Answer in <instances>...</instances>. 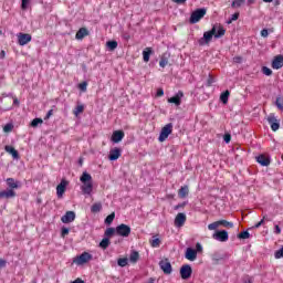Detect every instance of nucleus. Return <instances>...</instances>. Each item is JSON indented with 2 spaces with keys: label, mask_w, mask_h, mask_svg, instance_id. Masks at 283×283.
<instances>
[{
  "label": "nucleus",
  "mask_w": 283,
  "mask_h": 283,
  "mask_svg": "<svg viewBox=\"0 0 283 283\" xmlns=\"http://www.w3.org/2000/svg\"><path fill=\"white\" fill-rule=\"evenodd\" d=\"M80 182H82L81 191L84 196H92L94 191V184L92 182V175L87 171H84L80 177Z\"/></svg>",
  "instance_id": "nucleus-1"
},
{
  "label": "nucleus",
  "mask_w": 283,
  "mask_h": 283,
  "mask_svg": "<svg viewBox=\"0 0 283 283\" xmlns=\"http://www.w3.org/2000/svg\"><path fill=\"white\" fill-rule=\"evenodd\" d=\"M216 30H217V27H212L210 31H206L203 33V36L198 41L199 45H209V43H211V39H213L216 34Z\"/></svg>",
  "instance_id": "nucleus-2"
},
{
  "label": "nucleus",
  "mask_w": 283,
  "mask_h": 283,
  "mask_svg": "<svg viewBox=\"0 0 283 283\" xmlns=\"http://www.w3.org/2000/svg\"><path fill=\"white\" fill-rule=\"evenodd\" d=\"M205 14H207V9L205 8L195 10L190 15V23H198L201 19H205Z\"/></svg>",
  "instance_id": "nucleus-3"
},
{
  "label": "nucleus",
  "mask_w": 283,
  "mask_h": 283,
  "mask_svg": "<svg viewBox=\"0 0 283 283\" xmlns=\"http://www.w3.org/2000/svg\"><path fill=\"white\" fill-rule=\"evenodd\" d=\"M132 234V228L125 223H122L116 227V235H119L120 238H129Z\"/></svg>",
  "instance_id": "nucleus-4"
},
{
  "label": "nucleus",
  "mask_w": 283,
  "mask_h": 283,
  "mask_svg": "<svg viewBox=\"0 0 283 283\" xmlns=\"http://www.w3.org/2000/svg\"><path fill=\"white\" fill-rule=\"evenodd\" d=\"M171 132H174V124L169 123L165 127H163L158 137L159 143H165V139L169 138Z\"/></svg>",
  "instance_id": "nucleus-5"
},
{
  "label": "nucleus",
  "mask_w": 283,
  "mask_h": 283,
  "mask_svg": "<svg viewBox=\"0 0 283 283\" xmlns=\"http://www.w3.org/2000/svg\"><path fill=\"white\" fill-rule=\"evenodd\" d=\"M91 260H93L92 254H90V252H83L82 254L76 256L73 262L77 264V266H83V264H87V262H90Z\"/></svg>",
  "instance_id": "nucleus-6"
},
{
  "label": "nucleus",
  "mask_w": 283,
  "mask_h": 283,
  "mask_svg": "<svg viewBox=\"0 0 283 283\" xmlns=\"http://www.w3.org/2000/svg\"><path fill=\"white\" fill-rule=\"evenodd\" d=\"M213 240H217V242H227L229 240V232L227 230H217L212 234Z\"/></svg>",
  "instance_id": "nucleus-7"
},
{
  "label": "nucleus",
  "mask_w": 283,
  "mask_h": 283,
  "mask_svg": "<svg viewBox=\"0 0 283 283\" xmlns=\"http://www.w3.org/2000/svg\"><path fill=\"white\" fill-rule=\"evenodd\" d=\"M67 185H70V182L65 179H62L61 182L56 186L57 198H63V195L65 193V191L67 189Z\"/></svg>",
  "instance_id": "nucleus-8"
},
{
  "label": "nucleus",
  "mask_w": 283,
  "mask_h": 283,
  "mask_svg": "<svg viewBox=\"0 0 283 283\" xmlns=\"http://www.w3.org/2000/svg\"><path fill=\"white\" fill-rule=\"evenodd\" d=\"M191 273H193L191 265L185 264L180 268L181 280H189V277H191Z\"/></svg>",
  "instance_id": "nucleus-9"
},
{
  "label": "nucleus",
  "mask_w": 283,
  "mask_h": 283,
  "mask_svg": "<svg viewBox=\"0 0 283 283\" xmlns=\"http://www.w3.org/2000/svg\"><path fill=\"white\" fill-rule=\"evenodd\" d=\"M18 43L20 45H28L30 43V41H32V35L29 33H18Z\"/></svg>",
  "instance_id": "nucleus-10"
},
{
  "label": "nucleus",
  "mask_w": 283,
  "mask_h": 283,
  "mask_svg": "<svg viewBox=\"0 0 283 283\" xmlns=\"http://www.w3.org/2000/svg\"><path fill=\"white\" fill-rule=\"evenodd\" d=\"M76 220V212L75 211H66L64 216H62L61 221L63 224H70Z\"/></svg>",
  "instance_id": "nucleus-11"
},
{
  "label": "nucleus",
  "mask_w": 283,
  "mask_h": 283,
  "mask_svg": "<svg viewBox=\"0 0 283 283\" xmlns=\"http://www.w3.org/2000/svg\"><path fill=\"white\" fill-rule=\"evenodd\" d=\"M184 96H185V93H182V91H179L175 96L168 98V103H172L174 105L179 107V105H181L182 103Z\"/></svg>",
  "instance_id": "nucleus-12"
},
{
  "label": "nucleus",
  "mask_w": 283,
  "mask_h": 283,
  "mask_svg": "<svg viewBox=\"0 0 283 283\" xmlns=\"http://www.w3.org/2000/svg\"><path fill=\"white\" fill-rule=\"evenodd\" d=\"M185 258L190 262H196V260L198 259V251L193 250V248H187Z\"/></svg>",
  "instance_id": "nucleus-13"
},
{
  "label": "nucleus",
  "mask_w": 283,
  "mask_h": 283,
  "mask_svg": "<svg viewBox=\"0 0 283 283\" xmlns=\"http://www.w3.org/2000/svg\"><path fill=\"white\" fill-rule=\"evenodd\" d=\"M159 266L161 271H164L165 275H171L174 269L171 268V263L169 261H160Z\"/></svg>",
  "instance_id": "nucleus-14"
},
{
  "label": "nucleus",
  "mask_w": 283,
  "mask_h": 283,
  "mask_svg": "<svg viewBox=\"0 0 283 283\" xmlns=\"http://www.w3.org/2000/svg\"><path fill=\"white\" fill-rule=\"evenodd\" d=\"M185 222H187V214L179 212L175 218V227L177 228L184 227Z\"/></svg>",
  "instance_id": "nucleus-15"
},
{
  "label": "nucleus",
  "mask_w": 283,
  "mask_h": 283,
  "mask_svg": "<svg viewBox=\"0 0 283 283\" xmlns=\"http://www.w3.org/2000/svg\"><path fill=\"white\" fill-rule=\"evenodd\" d=\"M256 163L261 167H269L271 165V158L266 157V155H259L256 156Z\"/></svg>",
  "instance_id": "nucleus-16"
},
{
  "label": "nucleus",
  "mask_w": 283,
  "mask_h": 283,
  "mask_svg": "<svg viewBox=\"0 0 283 283\" xmlns=\"http://www.w3.org/2000/svg\"><path fill=\"white\" fill-rule=\"evenodd\" d=\"M268 123L271 126L272 132H277V129H280V120H277L273 115L268 117Z\"/></svg>",
  "instance_id": "nucleus-17"
},
{
  "label": "nucleus",
  "mask_w": 283,
  "mask_h": 283,
  "mask_svg": "<svg viewBox=\"0 0 283 283\" xmlns=\"http://www.w3.org/2000/svg\"><path fill=\"white\" fill-rule=\"evenodd\" d=\"M14 196H17V192L12 189H8V190H2L0 191V199H10V198H14Z\"/></svg>",
  "instance_id": "nucleus-18"
},
{
  "label": "nucleus",
  "mask_w": 283,
  "mask_h": 283,
  "mask_svg": "<svg viewBox=\"0 0 283 283\" xmlns=\"http://www.w3.org/2000/svg\"><path fill=\"white\" fill-rule=\"evenodd\" d=\"M282 66H283V55L275 56L274 60L272 61L273 70H281Z\"/></svg>",
  "instance_id": "nucleus-19"
},
{
  "label": "nucleus",
  "mask_w": 283,
  "mask_h": 283,
  "mask_svg": "<svg viewBox=\"0 0 283 283\" xmlns=\"http://www.w3.org/2000/svg\"><path fill=\"white\" fill-rule=\"evenodd\" d=\"M125 138V133L123 130H115L112 135L113 143H120Z\"/></svg>",
  "instance_id": "nucleus-20"
},
{
  "label": "nucleus",
  "mask_w": 283,
  "mask_h": 283,
  "mask_svg": "<svg viewBox=\"0 0 283 283\" xmlns=\"http://www.w3.org/2000/svg\"><path fill=\"white\" fill-rule=\"evenodd\" d=\"M85 36H90V31L85 28H81L75 34V39L77 41H82V39H85Z\"/></svg>",
  "instance_id": "nucleus-21"
},
{
  "label": "nucleus",
  "mask_w": 283,
  "mask_h": 283,
  "mask_svg": "<svg viewBox=\"0 0 283 283\" xmlns=\"http://www.w3.org/2000/svg\"><path fill=\"white\" fill-rule=\"evenodd\" d=\"M120 148H114L109 151L108 159L114 161L120 158Z\"/></svg>",
  "instance_id": "nucleus-22"
},
{
  "label": "nucleus",
  "mask_w": 283,
  "mask_h": 283,
  "mask_svg": "<svg viewBox=\"0 0 283 283\" xmlns=\"http://www.w3.org/2000/svg\"><path fill=\"white\" fill-rule=\"evenodd\" d=\"M216 29L214 39H222L224 34H227V30H224V27L222 25H213Z\"/></svg>",
  "instance_id": "nucleus-23"
},
{
  "label": "nucleus",
  "mask_w": 283,
  "mask_h": 283,
  "mask_svg": "<svg viewBox=\"0 0 283 283\" xmlns=\"http://www.w3.org/2000/svg\"><path fill=\"white\" fill-rule=\"evenodd\" d=\"M4 151H7V154H11V156H12V158H14V160H19V151L17 149H14V147L6 146Z\"/></svg>",
  "instance_id": "nucleus-24"
},
{
  "label": "nucleus",
  "mask_w": 283,
  "mask_h": 283,
  "mask_svg": "<svg viewBox=\"0 0 283 283\" xmlns=\"http://www.w3.org/2000/svg\"><path fill=\"white\" fill-rule=\"evenodd\" d=\"M227 256L220 252H214L211 255V260L212 262H214V264H218V262H222V260H224Z\"/></svg>",
  "instance_id": "nucleus-25"
},
{
  "label": "nucleus",
  "mask_w": 283,
  "mask_h": 283,
  "mask_svg": "<svg viewBox=\"0 0 283 283\" xmlns=\"http://www.w3.org/2000/svg\"><path fill=\"white\" fill-rule=\"evenodd\" d=\"M151 54H154V51L151 50V48H146L143 51L144 63H149V57L151 56Z\"/></svg>",
  "instance_id": "nucleus-26"
},
{
  "label": "nucleus",
  "mask_w": 283,
  "mask_h": 283,
  "mask_svg": "<svg viewBox=\"0 0 283 283\" xmlns=\"http://www.w3.org/2000/svg\"><path fill=\"white\" fill-rule=\"evenodd\" d=\"M7 185L12 191L13 189H19V181L14 180V178H8Z\"/></svg>",
  "instance_id": "nucleus-27"
},
{
  "label": "nucleus",
  "mask_w": 283,
  "mask_h": 283,
  "mask_svg": "<svg viewBox=\"0 0 283 283\" xmlns=\"http://www.w3.org/2000/svg\"><path fill=\"white\" fill-rule=\"evenodd\" d=\"M178 196H179V198H187V196H189V186H182L178 190Z\"/></svg>",
  "instance_id": "nucleus-28"
},
{
  "label": "nucleus",
  "mask_w": 283,
  "mask_h": 283,
  "mask_svg": "<svg viewBox=\"0 0 283 283\" xmlns=\"http://www.w3.org/2000/svg\"><path fill=\"white\" fill-rule=\"evenodd\" d=\"M102 210H103V203H101V202H95L91 207V212L92 213H99V211H102Z\"/></svg>",
  "instance_id": "nucleus-29"
},
{
  "label": "nucleus",
  "mask_w": 283,
  "mask_h": 283,
  "mask_svg": "<svg viewBox=\"0 0 283 283\" xmlns=\"http://www.w3.org/2000/svg\"><path fill=\"white\" fill-rule=\"evenodd\" d=\"M140 259V254L137 251H133L129 255V261L133 264H136V262H138V260Z\"/></svg>",
  "instance_id": "nucleus-30"
},
{
  "label": "nucleus",
  "mask_w": 283,
  "mask_h": 283,
  "mask_svg": "<svg viewBox=\"0 0 283 283\" xmlns=\"http://www.w3.org/2000/svg\"><path fill=\"white\" fill-rule=\"evenodd\" d=\"M230 94L231 93L229 91H224L223 93H221L220 101H221V103H223V105H227V103H229Z\"/></svg>",
  "instance_id": "nucleus-31"
},
{
  "label": "nucleus",
  "mask_w": 283,
  "mask_h": 283,
  "mask_svg": "<svg viewBox=\"0 0 283 283\" xmlns=\"http://www.w3.org/2000/svg\"><path fill=\"white\" fill-rule=\"evenodd\" d=\"M106 48H108V50H111V52H114V50H116V48H118V42H116L115 40L108 41V42H106Z\"/></svg>",
  "instance_id": "nucleus-32"
},
{
  "label": "nucleus",
  "mask_w": 283,
  "mask_h": 283,
  "mask_svg": "<svg viewBox=\"0 0 283 283\" xmlns=\"http://www.w3.org/2000/svg\"><path fill=\"white\" fill-rule=\"evenodd\" d=\"M247 3V0H234L231 3V8H242Z\"/></svg>",
  "instance_id": "nucleus-33"
},
{
  "label": "nucleus",
  "mask_w": 283,
  "mask_h": 283,
  "mask_svg": "<svg viewBox=\"0 0 283 283\" xmlns=\"http://www.w3.org/2000/svg\"><path fill=\"white\" fill-rule=\"evenodd\" d=\"M239 240H249L251 238V233L248 232V230L242 231L238 234Z\"/></svg>",
  "instance_id": "nucleus-34"
},
{
  "label": "nucleus",
  "mask_w": 283,
  "mask_h": 283,
  "mask_svg": "<svg viewBox=\"0 0 283 283\" xmlns=\"http://www.w3.org/2000/svg\"><path fill=\"white\" fill-rule=\"evenodd\" d=\"M116 233V228H107L105 230V238H112V235H114Z\"/></svg>",
  "instance_id": "nucleus-35"
},
{
  "label": "nucleus",
  "mask_w": 283,
  "mask_h": 283,
  "mask_svg": "<svg viewBox=\"0 0 283 283\" xmlns=\"http://www.w3.org/2000/svg\"><path fill=\"white\" fill-rule=\"evenodd\" d=\"M101 249H107L109 247V238L105 237L101 242H99Z\"/></svg>",
  "instance_id": "nucleus-36"
},
{
  "label": "nucleus",
  "mask_w": 283,
  "mask_h": 283,
  "mask_svg": "<svg viewBox=\"0 0 283 283\" xmlns=\"http://www.w3.org/2000/svg\"><path fill=\"white\" fill-rule=\"evenodd\" d=\"M168 64H169V59H167V56L163 55L160 61H159V66L160 67H167Z\"/></svg>",
  "instance_id": "nucleus-37"
},
{
  "label": "nucleus",
  "mask_w": 283,
  "mask_h": 283,
  "mask_svg": "<svg viewBox=\"0 0 283 283\" xmlns=\"http://www.w3.org/2000/svg\"><path fill=\"white\" fill-rule=\"evenodd\" d=\"M116 218V213L112 212L111 214H108L105 219V224H112V222H114V219Z\"/></svg>",
  "instance_id": "nucleus-38"
},
{
  "label": "nucleus",
  "mask_w": 283,
  "mask_h": 283,
  "mask_svg": "<svg viewBox=\"0 0 283 283\" xmlns=\"http://www.w3.org/2000/svg\"><path fill=\"white\" fill-rule=\"evenodd\" d=\"M128 262H129V260L127 258H123V259L117 260L118 266H122V268L127 266Z\"/></svg>",
  "instance_id": "nucleus-39"
},
{
  "label": "nucleus",
  "mask_w": 283,
  "mask_h": 283,
  "mask_svg": "<svg viewBox=\"0 0 283 283\" xmlns=\"http://www.w3.org/2000/svg\"><path fill=\"white\" fill-rule=\"evenodd\" d=\"M39 125H43V119L42 118H34L31 122V127H39Z\"/></svg>",
  "instance_id": "nucleus-40"
},
{
  "label": "nucleus",
  "mask_w": 283,
  "mask_h": 283,
  "mask_svg": "<svg viewBox=\"0 0 283 283\" xmlns=\"http://www.w3.org/2000/svg\"><path fill=\"white\" fill-rule=\"evenodd\" d=\"M84 109H85V106H83V105H77V106L75 107L73 114H74L75 116H78V114H83V111H84Z\"/></svg>",
  "instance_id": "nucleus-41"
},
{
  "label": "nucleus",
  "mask_w": 283,
  "mask_h": 283,
  "mask_svg": "<svg viewBox=\"0 0 283 283\" xmlns=\"http://www.w3.org/2000/svg\"><path fill=\"white\" fill-rule=\"evenodd\" d=\"M218 227H220V221H216V222L208 224L209 231H216V229H218Z\"/></svg>",
  "instance_id": "nucleus-42"
},
{
  "label": "nucleus",
  "mask_w": 283,
  "mask_h": 283,
  "mask_svg": "<svg viewBox=\"0 0 283 283\" xmlns=\"http://www.w3.org/2000/svg\"><path fill=\"white\" fill-rule=\"evenodd\" d=\"M150 247H153V249H158V247H160V240L158 238L153 239L150 241Z\"/></svg>",
  "instance_id": "nucleus-43"
},
{
  "label": "nucleus",
  "mask_w": 283,
  "mask_h": 283,
  "mask_svg": "<svg viewBox=\"0 0 283 283\" xmlns=\"http://www.w3.org/2000/svg\"><path fill=\"white\" fill-rule=\"evenodd\" d=\"M220 226L228 227L229 229H233V222H229L227 220H219Z\"/></svg>",
  "instance_id": "nucleus-44"
},
{
  "label": "nucleus",
  "mask_w": 283,
  "mask_h": 283,
  "mask_svg": "<svg viewBox=\"0 0 283 283\" xmlns=\"http://www.w3.org/2000/svg\"><path fill=\"white\" fill-rule=\"evenodd\" d=\"M238 19H240V13H233L231 18L227 21L228 25H230V23H233V21H238Z\"/></svg>",
  "instance_id": "nucleus-45"
},
{
  "label": "nucleus",
  "mask_w": 283,
  "mask_h": 283,
  "mask_svg": "<svg viewBox=\"0 0 283 283\" xmlns=\"http://www.w3.org/2000/svg\"><path fill=\"white\" fill-rule=\"evenodd\" d=\"M120 36L124 41H129V39H132V35L127 31H122Z\"/></svg>",
  "instance_id": "nucleus-46"
},
{
  "label": "nucleus",
  "mask_w": 283,
  "mask_h": 283,
  "mask_svg": "<svg viewBox=\"0 0 283 283\" xmlns=\"http://www.w3.org/2000/svg\"><path fill=\"white\" fill-rule=\"evenodd\" d=\"M274 258L275 260H280L283 258V247L274 253Z\"/></svg>",
  "instance_id": "nucleus-47"
},
{
  "label": "nucleus",
  "mask_w": 283,
  "mask_h": 283,
  "mask_svg": "<svg viewBox=\"0 0 283 283\" xmlns=\"http://www.w3.org/2000/svg\"><path fill=\"white\" fill-rule=\"evenodd\" d=\"M262 72L265 76H271V74H273V71L271 69H269L268 66H263Z\"/></svg>",
  "instance_id": "nucleus-48"
},
{
  "label": "nucleus",
  "mask_w": 283,
  "mask_h": 283,
  "mask_svg": "<svg viewBox=\"0 0 283 283\" xmlns=\"http://www.w3.org/2000/svg\"><path fill=\"white\" fill-rule=\"evenodd\" d=\"M275 105H276L277 109H281V112H283V101H282V98L277 97L276 102H275Z\"/></svg>",
  "instance_id": "nucleus-49"
},
{
  "label": "nucleus",
  "mask_w": 283,
  "mask_h": 283,
  "mask_svg": "<svg viewBox=\"0 0 283 283\" xmlns=\"http://www.w3.org/2000/svg\"><path fill=\"white\" fill-rule=\"evenodd\" d=\"M78 90H81V92H87V82L80 83Z\"/></svg>",
  "instance_id": "nucleus-50"
},
{
  "label": "nucleus",
  "mask_w": 283,
  "mask_h": 283,
  "mask_svg": "<svg viewBox=\"0 0 283 283\" xmlns=\"http://www.w3.org/2000/svg\"><path fill=\"white\" fill-rule=\"evenodd\" d=\"M13 127H14V126H13L12 124H7V125H4V127H3V132H4L6 134H8V133L12 132Z\"/></svg>",
  "instance_id": "nucleus-51"
},
{
  "label": "nucleus",
  "mask_w": 283,
  "mask_h": 283,
  "mask_svg": "<svg viewBox=\"0 0 283 283\" xmlns=\"http://www.w3.org/2000/svg\"><path fill=\"white\" fill-rule=\"evenodd\" d=\"M216 81L213 80V76L209 75L208 80H207V87H211L213 85Z\"/></svg>",
  "instance_id": "nucleus-52"
},
{
  "label": "nucleus",
  "mask_w": 283,
  "mask_h": 283,
  "mask_svg": "<svg viewBox=\"0 0 283 283\" xmlns=\"http://www.w3.org/2000/svg\"><path fill=\"white\" fill-rule=\"evenodd\" d=\"M22 3H21V8L22 10H28V6L30 3V0H21Z\"/></svg>",
  "instance_id": "nucleus-53"
},
{
  "label": "nucleus",
  "mask_w": 283,
  "mask_h": 283,
  "mask_svg": "<svg viewBox=\"0 0 283 283\" xmlns=\"http://www.w3.org/2000/svg\"><path fill=\"white\" fill-rule=\"evenodd\" d=\"M61 233H62V238H65V235L70 233V228L63 227Z\"/></svg>",
  "instance_id": "nucleus-54"
},
{
  "label": "nucleus",
  "mask_w": 283,
  "mask_h": 283,
  "mask_svg": "<svg viewBox=\"0 0 283 283\" xmlns=\"http://www.w3.org/2000/svg\"><path fill=\"white\" fill-rule=\"evenodd\" d=\"M223 140H224V143H227V144L231 143V134H226V135L223 136Z\"/></svg>",
  "instance_id": "nucleus-55"
},
{
  "label": "nucleus",
  "mask_w": 283,
  "mask_h": 283,
  "mask_svg": "<svg viewBox=\"0 0 283 283\" xmlns=\"http://www.w3.org/2000/svg\"><path fill=\"white\" fill-rule=\"evenodd\" d=\"M261 36H263V39H266V36H269V30L268 29H262L261 30Z\"/></svg>",
  "instance_id": "nucleus-56"
},
{
  "label": "nucleus",
  "mask_w": 283,
  "mask_h": 283,
  "mask_svg": "<svg viewBox=\"0 0 283 283\" xmlns=\"http://www.w3.org/2000/svg\"><path fill=\"white\" fill-rule=\"evenodd\" d=\"M195 251H197V253H202V244L198 242L196 244V250Z\"/></svg>",
  "instance_id": "nucleus-57"
},
{
  "label": "nucleus",
  "mask_w": 283,
  "mask_h": 283,
  "mask_svg": "<svg viewBox=\"0 0 283 283\" xmlns=\"http://www.w3.org/2000/svg\"><path fill=\"white\" fill-rule=\"evenodd\" d=\"M274 233L276 234V235H280V233H282V229L280 228V226H274Z\"/></svg>",
  "instance_id": "nucleus-58"
},
{
  "label": "nucleus",
  "mask_w": 283,
  "mask_h": 283,
  "mask_svg": "<svg viewBox=\"0 0 283 283\" xmlns=\"http://www.w3.org/2000/svg\"><path fill=\"white\" fill-rule=\"evenodd\" d=\"M264 220H266V217H263V219L254 226L255 229H260V227L264 224Z\"/></svg>",
  "instance_id": "nucleus-59"
},
{
  "label": "nucleus",
  "mask_w": 283,
  "mask_h": 283,
  "mask_svg": "<svg viewBox=\"0 0 283 283\" xmlns=\"http://www.w3.org/2000/svg\"><path fill=\"white\" fill-rule=\"evenodd\" d=\"M52 114H54V111H53V109H50V111L46 113V115H45V117H44V120L50 119V117L52 116Z\"/></svg>",
  "instance_id": "nucleus-60"
},
{
  "label": "nucleus",
  "mask_w": 283,
  "mask_h": 283,
  "mask_svg": "<svg viewBox=\"0 0 283 283\" xmlns=\"http://www.w3.org/2000/svg\"><path fill=\"white\" fill-rule=\"evenodd\" d=\"M157 96H165V91L163 88L157 90Z\"/></svg>",
  "instance_id": "nucleus-61"
},
{
  "label": "nucleus",
  "mask_w": 283,
  "mask_h": 283,
  "mask_svg": "<svg viewBox=\"0 0 283 283\" xmlns=\"http://www.w3.org/2000/svg\"><path fill=\"white\" fill-rule=\"evenodd\" d=\"M234 63H242V59L240 56L233 57Z\"/></svg>",
  "instance_id": "nucleus-62"
},
{
  "label": "nucleus",
  "mask_w": 283,
  "mask_h": 283,
  "mask_svg": "<svg viewBox=\"0 0 283 283\" xmlns=\"http://www.w3.org/2000/svg\"><path fill=\"white\" fill-rule=\"evenodd\" d=\"M6 264H7L6 260L0 259V269H3Z\"/></svg>",
  "instance_id": "nucleus-63"
},
{
  "label": "nucleus",
  "mask_w": 283,
  "mask_h": 283,
  "mask_svg": "<svg viewBox=\"0 0 283 283\" xmlns=\"http://www.w3.org/2000/svg\"><path fill=\"white\" fill-rule=\"evenodd\" d=\"M71 283H85V281H83L82 279H76V280H74V281L71 282Z\"/></svg>",
  "instance_id": "nucleus-64"
}]
</instances>
